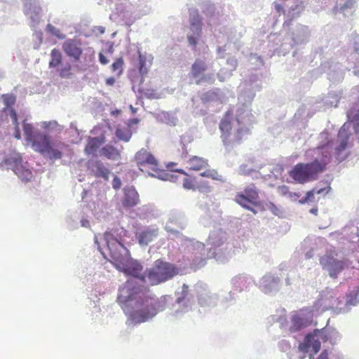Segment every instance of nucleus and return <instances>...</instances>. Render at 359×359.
<instances>
[{
  "label": "nucleus",
  "instance_id": "f257e3e1",
  "mask_svg": "<svg viewBox=\"0 0 359 359\" xmlns=\"http://www.w3.org/2000/svg\"><path fill=\"white\" fill-rule=\"evenodd\" d=\"M104 238L114 266L127 276L136 278L142 283L140 285L135 280H128L119 290L118 302L120 304H126L137 300L140 306L145 305L135 311L133 318L139 323L147 321L156 313L154 306L149 302V289L146 285L148 284L147 271L144 272L142 265L130 257L128 249L112 233L106 232Z\"/></svg>",
  "mask_w": 359,
  "mask_h": 359
},
{
  "label": "nucleus",
  "instance_id": "f03ea898",
  "mask_svg": "<svg viewBox=\"0 0 359 359\" xmlns=\"http://www.w3.org/2000/svg\"><path fill=\"white\" fill-rule=\"evenodd\" d=\"M23 130L26 140L31 143L33 149L52 160L60 159L62 156L61 149L63 144L60 142H53L50 137L40 132H34L29 123H23Z\"/></svg>",
  "mask_w": 359,
  "mask_h": 359
},
{
  "label": "nucleus",
  "instance_id": "7ed1b4c3",
  "mask_svg": "<svg viewBox=\"0 0 359 359\" xmlns=\"http://www.w3.org/2000/svg\"><path fill=\"white\" fill-rule=\"evenodd\" d=\"M326 166V163L319 162L315 160L309 163H297L289 172V175L297 182L304 184L316 180L317 175L323 172Z\"/></svg>",
  "mask_w": 359,
  "mask_h": 359
},
{
  "label": "nucleus",
  "instance_id": "20e7f679",
  "mask_svg": "<svg viewBox=\"0 0 359 359\" xmlns=\"http://www.w3.org/2000/svg\"><path fill=\"white\" fill-rule=\"evenodd\" d=\"M177 273V269L173 264L157 259L155 261L154 266L147 270L148 285H158L172 278Z\"/></svg>",
  "mask_w": 359,
  "mask_h": 359
},
{
  "label": "nucleus",
  "instance_id": "39448f33",
  "mask_svg": "<svg viewBox=\"0 0 359 359\" xmlns=\"http://www.w3.org/2000/svg\"><path fill=\"white\" fill-rule=\"evenodd\" d=\"M273 5L278 14L286 15L287 20H285L283 25L288 27L294 19L299 17L304 9L302 0H275Z\"/></svg>",
  "mask_w": 359,
  "mask_h": 359
},
{
  "label": "nucleus",
  "instance_id": "423d86ee",
  "mask_svg": "<svg viewBox=\"0 0 359 359\" xmlns=\"http://www.w3.org/2000/svg\"><path fill=\"white\" fill-rule=\"evenodd\" d=\"M134 161L143 172L155 176L159 171V163L156 158L146 149L139 150L134 156Z\"/></svg>",
  "mask_w": 359,
  "mask_h": 359
},
{
  "label": "nucleus",
  "instance_id": "0eeeda50",
  "mask_svg": "<svg viewBox=\"0 0 359 359\" xmlns=\"http://www.w3.org/2000/svg\"><path fill=\"white\" fill-rule=\"evenodd\" d=\"M8 166L22 181H29L32 177V171L23 164L20 154L13 151L1 162V165Z\"/></svg>",
  "mask_w": 359,
  "mask_h": 359
},
{
  "label": "nucleus",
  "instance_id": "6e6552de",
  "mask_svg": "<svg viewBox=\"0 0 359 359\" xmlns=\"http://www.w3.org/2000/svg\"><path fill=\"white\" fill-rule=\"evenodd\" d=\"M258 199L259 192L255 184L245 187L244 191L238 193L235 198L237 203L254 213H256V212L250 205H257L258 204Z\"/></svg>",
  "mask_w": 359,
  "mask_h": 359
},
{
  "label": "nucleus",
  "instance_id": "1a4fd4ad",
  "mask_svg": "<svg viewBox=\"0 0 359 359\" xmlns=\"http://www.w3.org/2000/svg\"><path fill=\"white\" fill-rule=\"evenodd\" d=\"M320 263L328 271L330 276L332 278H336L344 268V263L342 261L337 260L329 255L322 257Z\"/></svg>",
  "mask_w": 359,
  "mask_h": 359
},
{
  "label": "nucleus",
  "instance_id": "9d476101",
  "mask_svg": "<svg viewBox=\"0 0 359 359\" xmlns=\"http://www.w3.org/2000/svg\"><path fill=\"white\" fill-rule=\"evenodd\" d=\"M62 50L64 52L75 60H80L82 55V49L80 42L74 39H67L62 43Z\"/></svg>",
  "mask_w": 359,
  "mask_h": 359
},
{
  "label": "nucleus",
  "instance_id": "9b49d317",
  "mask_svg": "<svg viewBox=\"0 0 359 359\" xmlns=\"http://www.w3.org/2000/svg\"><path fill=\"white\" fill-rule=\"evenodd\" d=\"M124 198L123 205L126 208H132L140 203L137 191L133 186H126L123 189Z\"/></svg>",
  "mask_w": 359,
  "mask_h": 359
},
{
  "label": "nucleus",
  "instance_id": "f8f14e48",
  "mask_svg": "<svg viewBox=\"0 0 359 359\" xmlns=\"http://www.w3.org/2000/svg\"><path fill=\"white\" fill-rule=\"evenodd\" d=\"M233 112L232 110L229 109L226 111L221 119L219 123V130L221 132V138L222 140L225 139V140H229V134L231 133L232 131V123L231 120L233 118Z\"/></svg>",
  "mask_w": 359,
  "mask_h": 359
},
{
  "label": "nucleus",
  "instance_id": "ddd939ff",
  "mask_svg": "<svg viewBox=\"0 0 359 359\" xmlns=\"http://www.w3.org/2000/svg\"><path fill=\"white\" fill-rule=\"evenodd\" d=\"M350 134L348 133V128L346 124H344L339 129L337 137L340 140L339 145L335 149V155L338 160H340V153L345 150L347 147L348 142L349 140Z\"/></svg>",
  "mask_w": 359,
  "mask_h": 359
},
{
  "label": "nucleus",
  "instance_id": "4468645a",
  "mask_svg": "<svg viewBox=\"0 0 359 359\" xmlns=\"http://www.w3.org/2000/svg\"><path fill=\"white\" fill-rule=\"evenodd\" d=\"M208 166V161L202 157L193 156L187 161V168L190 170L200 171Z\"/></svg>",
  "mask_w": 359,
  "mask_h": 359
},
{
  "label": "nucleus",
  "instance_id": "2eb2a0df",
  "mask_svg": "<svg viewBox=\"0 0 359 359\" xmlns=\"http://www.w3.org/2000/svg\"><path fill=\"white\" fill-rule=\"evenodd\" d=\"M246 132V130L243 129V128H239L233 132L231 131V133L229 134V140H225V139H223L222 140L224 145L227 147H233L241 142L243 137Z\"/></svg>",
  "mask_w": 359,
  "mask_h": 359
},
{
  "label": "nucleus",
  "instance_id": "dca6fc26",
  "mask_svg": "<svg viewBox=\"0 0 359 359\" xmlns=\"http://www.w3.org/2000/svg\"><path fill=\"white\" fill-rule=\"evenodd\" d=\"M190 29L196 33L198 37L201 36L202 21L197 10H194L190 13Z\"/></svg>",
  "mask_w": 359,
  "mask_h": 359
},
{
  "label": "nucleus",
  "instance_id": "f3484780",
  "mask_svg": "<svg viewBox=\"0 0 359 359\" xmlns=\"http://www.w3.org/2000/svg\"><path fill=\"white\" fill-rule=\"evenodd\" d=\"M92 170L97 177H102L105 180L109 179L110 170L107 168L102 162L99 160L95 161L92 163Z\"/></svg>",
  "mask_w": 359,
  "mask_h": 359
},
{
  "label": "nucleus",
  "instance_id": "a211bd4d",
  "mask_svg": "<svg viewBox=\"0 0 359 359\" xmlns=\"http://www.w3.org/2000/svg\"><path fill=\"white\" fill-rule=\"evenodd\" d=\"M104 142V137H89L84 151L87 155L94 154L98 148Z\"/></svg>",
  "mask_w": 359,
  "mask_h": 359
},
{
  "label": "nucleus",
  "instance_id": "6ab92c4d",
  "mask_svg": "<svg viewBox=\"0 0 359 359\" xmlns=\"http://www.w3.org/2000/svg\"><path fill=\"white\" fill-rule=\"evenodd\" d=\"M101 156L111 161H118L121 158V151L111 144L104 146L100 151Z\"/></svg>",
  "mask_w": 359,
  "mask_h": 359
},
{
  "label": "nucleus",
  "instance_id": "aec40b11",
  "mask_svg": "<svg viewBox=\"0 0 359 359\" xmlns=\"http://www.w3.org/2000/svg\"><path fill=\"white\" fill-rule=\"evenodd\" d=\"M158 234V230L155 229H147L140 232L137 236L140 245H147L153 241Z\"/></svg>",
  "mask_w": 359,
  "mask_h": 359
},
{
  "label": "nucleus",
  "instance_id": "412c9836",
  "mask_svg": "<svg viewBox=\"0 0 359 359\" xmlns=\"http://www.w3.org/2000/svg\"><path fill=\"white\" fill-rule=\"evenodd\" d=\"M330 189H331L330 187H327L325 188H322V189H319L314 188L312 190L307 191L305 197L302 198L299 201V203L302 204H304V203H306L308 202H311L314 200L315 194H320L323 193L327 194L330 191Z\"/></svg>",
  "mask_w": 359,
  "mask_h": 359
},
{
  "label": "nucleus",
  "instance_id": "4be33fe9",
  "mask_svg": "<svg viewBox=\"0 0 359 359\" xmlns=\"http://www.w3.org/2000/svg\"><path fill=\"white\" fill-rule=\"evenodd\" d=\"M332 142L328 141L325 144L319 146L317 149L319 153H320L323 157V159L320 161V162H325L327 163V161L331 157V151H332ZM320 162V161H318Z\"/></svg>",
  "mask_w": 359,
  "mask_h": 359
},
{
  "label": "nucleus",
  "instance_id": "5701e85b",
  "mask_svg": "<svg viewBox=\"0 0 359 359\" xmlns=\"http://www.w3.org/2000/svg\"><path fill=\"white\" fill-rule=\"evenodd\" d=\"M207 69L205 62L202 60L197 59L191 67V74L193 77H198L201 73L205 72Z\"/></svg>",
  "mask_w": 359,
  "mask_h": 359
},
{
  "label": "nucleus",
  "instance_id": "b1692460",
  "mask_svg": "<svg viewBox=\"0 0 359 359\" xmlns=\"http://www.w3.org/2000/svg\"><path fill=\"white\" fill-rule=\"evenodd\" d=\"M51 59L49 62V67H56L62 62V54L56 48L52 50L50 53Z\"/></svg>",
  "mask_w": 359,
  "mask_h": 359
},
{
  "label": "nucleus",
  "instance_id": "393cba45",
  "mask_svg": "<svg viewBox=\"0 0 359 359\" xmlns=\"http://www.w3.org/2000/svg\"><path fill=\"white\" fill-rule=\"evenodd\" d=\"M116 137L124 142H128L132 137V132L129 127L121 128H118L116 130Z\"/></svg>",
  "mask_w": 359,
  "mask_h": 359
},
{
  "label": "nucleus",
  "instance_id": "a878e982",
  "mask_svg": "<svg viewBox=\"0 0 359 359\" xmlns=\"http://www.w3.org/2000/svg\"><path fill=\"white\" fill-rule=\"evenodd\" d=\"M291 321L292 325L290 327V330L292 332L300 330L305 326L303 318L297 314L292 316Z\"/></svg>",
  "mask_w": 359,
  "mask_h": 359
},
{
  "label": "nucleus",
  "instance_id": "bb28decb",
  "mask_svg": "<svg viewBox=\"0 0 359 359\" xmlns=\"http://www.w3.org/2000/svg\"><path fill=\"white\" fill-rule=\"evenodd\" d=\"M138 59H139V72L142 76H145L148 72V69L146 67L147 62V56L141 53V52L138 51Z\"/></svg>",
  "mask_w": 359,
  "mask_h": 359
},
{
  "label": "nucleus",
  "instance_id": "cd10ccee",
  "mask_svg": "<svg viewBox=\"0 0 359 359\" xmlns=\"http://www.w3.org/2000/svg\"><path fill=\"white\" fill-rule=\"evenodd\" d=\"M180 173L187 176L183 180V187L186 189L196 190V183L194 178L188 177L187 173L183 170H178Z\"/></svg>",
  "mask_w": 359,
  "mask_h": 359
},
{
  "label": "nucleus",
  "instance_id": "c85d7f7f",
  "mask_svg": "<svg viewBox=\"0 0 359 359\" xmlns=\"http://www.w3.org/2000/svg\"><path fill=\"white\" fill-rule=\"evenodd\" d=\"M201 177L211 178L214 180L221 181L222 176L218 172L212 169H206L205 171L200 174Z\"/></svg>",
  "mask_w": 359,
  "mask_h": 359
},
{
  "label": "nucleus",
  "instance_id": "c756f323",
  "mask_svg": "<svg viewBox=\"0 0 359 359\" xmlns=\"http://www.w3.org/2000/svg\"><path fill=\"white\" fill-rule=\"evenodd\" d=\"M123 60L122 57L117 58L111 65V70L116 72L118 76L123 72Z\"/></svg>",
  "mask_w": 359,
  "mask_h": 359
},
{
  "label": "nucleus",
  "instance_id": "7c9ffc66",
  "mask_svg": "<svg viewBox=\"0 0 359 359\" xmlns=\"http://www.w3.org/2000/svg\"><path fill=\"white\" fill-rule=\"evenodd\" d=\"M58 71L59 75L62 78H69L72 75L70 63L65 64Z\"/></svg>",
  "mask_w": 359,
  "mask_h": 359
},
{
  "label": "nucleus",
  "instance_id": "2f4dec72",
  "mask_svg": "<svg viewBox=\"0 0 359 359\" xmlns=\"http://www.w3.org/2000/svg\"><path fill=\"white\" fill-rule=\"evenodd\" d=\"M354 3V0H337V4L341 11H344L347 8H352Z\"/></svg>",
  "mask_w": 359,
  "mask_h": 359
},
{
  "label": "nucleus",
  "instance_id": "473e14b6",
  "mask_svg": "<svg viewBox=\"0 0 359 359\" xmlns=\"http://www.w3.org/2000/svg\"><path fill=\"white\" fill-rule=\"evenodd\" d=\"M86 53L85 54V56L83 57L85 62H92L95 57V50L93 48H88L86 49Z\"/></svg>",
  "mask_w": 359,
  "mask_h": 359
},
{
  "label": "nucleus",
  "instance_id": "72a5a7b5",
  "mask_svg": "<svg viewBox=\"0 0 359 359\" xmlns=\"http://www.w3.org/2000/svg\"><path fill=\"white\" fill-rule=\"evenodd\" d=\"M198 189L200 192L208 193L210 191V187L206 182H203L200 184H196V190Z\"/></svg>",
  "mask_w": 359,
  "mask_h": 359
},
{
  "label": "nucleus",
  "instance_id": "f704fd0d",
  "mask_svg": "<svg viewBox=\"0 0 359 359\" xmlns=\"http://www.w3.org/2000/svg\"><path fill=\"white\" fill-rule=\"evenodd\" d=\"M309 346L312 348L314 353H317L320 350L321 344L319 340H313Z\"/></svg>",
  "mask_w": 359,
  "mask_h": 359
},
{
  "label": "nucleus",
  "instance_id": "c9c22d12",
  "mask_svg": "<svg viewBox=\"0 0 359 359\" xmlns=\"http://www.w3.org/2000/svg\"><path fill=\"white\" fill-rule=\"evenodd\" d=\"M121 181L120 180L119 177H118L117 176H115L112 180V187L116 189V190H118L121 188Z\"/></svg>",
  "mask_w": 359,
  "mask_h": 359
},
{
  "label": "nucleus",
  "instance_id": "e433bc0d",
  "mask_svg": "<svg viewBox=\"0 0 359 359\" xmlns=\"http://www.w3.org/2000/svg\"><path fill=\"white\" fill-rule=\"evenodd\" d=\"M214 78L212 76H204L202 78L199 79L196 81V84L199 85L202 83L203 82L208 81H210L211 83L214 81Z\"/></svg>",
  "mask_w": 359,
  "mask_h": 359
},
{
  "label": "nucleus",
  "instance_id": "4c0bfd02",
  "mask_svg": "<svg viewBox=\"0 0 359 359\" xmlns=\"http://www.w3.org/2000/svg\"><path fill=\"white\" fill-rule=\"evenodd\" d=\"M180 147H181V149L182 150V154H181V158H187L189 152H188V150L187 149L186 144L183 142H180Z\"/></svg>",
  "mask_w": 359,
  "mask_h": 359
},
{
  "label": "nucleus",
  "instance_id": "58836bf2",
  "mask_svg": "<svg viewBox=\"0 0 359 359\" xmlns=\"http://www.w3.org/2000/svg\"><path fill=\"white\" fill-rule=\"evenodd\" d=\"M11 116L13 124L15 126L16 128H18V126L19 125V123L18 121L17 114L14 109L11 110Z\"/></svg>",
  "mask_w": 359,
  "mask_h": 359
},
{
  "label": "nucleus",
  "instance_id": "ea45409f",
  "mask_svg": "<svg viewBox=\"0 0 359 359\" xmlns=\"http://www.w3.org/2000/svg\"><path fill=\"white\" fill-rule=\"evenodd\" d=\"M198 38L199 37H198L197 35H196V37L191 36V35H189L187 36L189 44L191 46H196V44L198 43Z\"/></svg>",
  "mask_w": 359,
  "mask_h": 359
},
{
  "label": "nucleus",
  "instance_id": "a19ab883",
  "mask_svg": "<svg viewBox=\"0 0 359 359\" xmlns=\"http://www.w3.org/2000/svg\"><path fill=\"white\" fill-rule=\"evenodd\" d=\"M57 125L56 121H45L43 123V128L44 129H48L50 127H54Z\"/></svg>",
  "mask_w": 359,
  "mask_h": 359
},
{
  "label": "nucleus",
  "instance_id": "79ce46f5",
  "mask_svg": "<svg viewBox=\"0 0 359 359\" xmlns=\"http://www.w3.org/2000/svg\"><path fill=\"white\" fill-rule=\"evenodd\" d=\"M4 101H5L6 105L7 107H8V106L14 104L15 99V97H13V96H9V97H7L4 100Z\"/></svg>",
  "mask_w": 359,
  "mask_h": 359
},
{
  "label": "nucleus",
  "instance_id": "37998d69",
  "mask_svg": "<svg viewBox=\"0 0 359 359\" xmlns=\"http://www.w3.org/2000/svg\"><path fill=\"white\" fill-rule=\"evenodd\" d=\"M99 60L102 65H107L109 62V60L102 53H99Z\"/></svg>",
  "mask_w": 359,
  "mask_h": 359
},
{
  "label": "nucleus",
  "instance_id": "c03bdc74",
  "mask_svg": "<svg viewBox=\"0 0 359 359\" xmlns=\"http://www.w3.org/2000/svg\"><path fill=\"white\" fill-rule=\"evenodd\" d=\"M241 174L244 175H248L250 172L248 170H246V165H243L241 167Z\"/></svg>",
  "mask_w": 359,
  "mask_h": 359
},
{
  "label": "nucleus",
  "instance_id": "a18cd8bd",
  "mask_svg": "<svg viewBox=\"0 0 359 359\" xmlns=\"http://www.w3.org/2000/svg\"><path fill=\"white\" fill-rule=\"evenodd\" d=\"M115 83V79L113 77H109L106 79V83L108 86H113Z\"/></svg>",
  "mask_w": 359,
  "mask_h": 359
},
{
  "label": "nucleus",
  "instance_id": "49530a36",
  "mask_svg": "<svg viewBox=\"0 0 359 359\" xmlns=\"http://www.w3.org/2000/svg\"><path fill=\"white\" fill-rule=\"evenodd\" d=\"M47 29H48L49 32H50L51 33H53V34H56V33H55L56 29H55V27L54 26H53V25H51L48 24V25H47Z\"/></svg>",
  "mask_w": 359,
  "mask_h": 359
},
{
  "label": "nucleus",
  "instance_id": "de8ad7c7",
  "mask_svg": "<svg viewBox=\"0 0 359 359\" xmlns=\"http://www.w3.org/2000/svg\"><path fill=\"white\" fill-rule=\"evenodd\" d=\"M14 135H15V137L17 138L18 140L21 138L20 132V129H19V125L18 126V128L15 127V132Z\"/></svg>",
  "mask_w": 359,
  "mask_h": 359
},
{
  "label": "nucleus",
  "instance_id": "09e8293b",
  "mask_svg": "<svg viewBox=\"0 0 359 359\" xmlns=\"http://www.w3.org/2000/svg\"><path fill=\"white\" fill-rule=\"evenodd\" d=\"M139 123V119L137 118H133L129 121V128L135 124H137Z\"/></svg>",
  "mask_w": 359,
  "mask_h": 359
},
{
  "label": "nucleus",
  "instance_id": "8fccbe9b",
  "mask_svg": "<svg viewBox=\"0 0 359 359\" xmlns=\"http://www.w3.org/2000/svg\"><path fill=\"white\" fill-rule=\"evenodd\" d=\"M318 210L317 208H313L310 210V212L316 215L318 214Z\"/></svg>",
  "mask_w": 359,
  "mask_h": 359
},
{
  "label": "nucleus",
  "instance_id": "3c124183",
  "mask_svg": "<svg viewBox=\"0 0 359 359\" xmlns=\"http://www.w3.org/2000/svg\"><path fill=\"white\" fill-rule=\"evenodd\" d=\"M35 15H36V19H35V17H34L33 15H32V14L30 13V17H31L34 20H38L39 17V12L36 13Z\"/></svg>",
  "mask_w": 359,
  "mask_h": 359
},
{
  "label": "nucleus",
  "instance_id": "603ef678",
  "mask_svg": "<svg viewBox=\"0 0 359 359\" xmlns=\"http://www.w3.org/2000/svg\"><path fill=\"white\" fill-rule=\"evenodd\" d=\"M353 121L359 126V113L354 116Z\"/></svg>",
  "mask_w": 359,
  "mask_h": 359
},
{
  "label": "nucleus",
  "instance_id": "864d4df0",
  "mask_svg": "<svg viewBox=\"0 0 359 359\" xmlns=\"http://www.w3.org/2000/svg\"><path fill=\"white\" fill-rule=\"evenodd\" d=\"M182 288H183V290H182V292H183V293H187V291H188V288H189L188 285H187L184 284V285H183V287H182Z\"/></svg>",
  "mask_w": 359,
  "mask_h": 359
},
{
  "label": "nucleus",
  "instance_id": "5fc2aeb1",
  "mask_svg": "<svg viewBox=\"0 0 359 359\" xmlns=\"http://www.w3.org/2000/svg\"><path fill=\"white\" fill-rule=\"evenodd\" d=\"M306 339L308 341V342L311 341V339H310V336H306Z\"/></svg>",
  "mask_w": 359,
  "mask_h": 359
},
{
  "label": "nucleus",
  "instance_id": "6e6d98bb",
  "mask_svg": "<svg viewBox=\"0 0 359 359\" xmlns=\"http://www.w3.org/2000/svg\"><path fill=\"white\" fill-rule=\"evenodd\" d=\"M300 349H301V350H304V348H303V347H302V345L300 346Z\"/></svg>",
  "mask_w": 359,
  "mask_h": 359
},
{
  "label": "nucleus",
  "instance_id": "4d7b16f0",
  "mask_svg": "<svg viewBox=\"0 0 359 359\" xmlns=\"http://www.w3.org/2000/svg\"><path fill=\"white\" fill-rule=\"evenodd\" d=\"M283 188V189H287V187L286 186H284Z\"/></svg>",
  "mask_w": 359,
  "mask_h": 359
}]
</instances>
